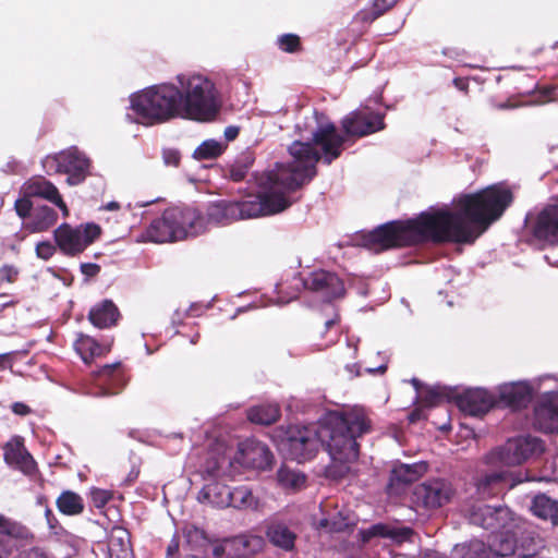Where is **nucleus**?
Instances as JSON below:
<instances>
[{
	"mask_svg": "<svg viewBox=\"0 0 558 558\" xmlns=\"http://www.w3.org/2000/svg\"><path fill=\"white\" fill-rule=\"evenodd\" d=\"M90 497L96 508H102L112 498V493L101 488H93L90 490Z\"/></svg>",
	"mask_w": 558,
	"mask_h": 558,
	"instance_id": "46",
	"label": "nucleus"
},
{
	"mask_svg": "<svg viewBox=\"0 0 558 558\" xmlns=\"http://www.w3.org/2000/svg\"><path fill=\"white\" fill-rule=\"evenodd\" d=\"M460 558H492L493 549L478 539L471 541L456 549Z\"/></svg>",
	"mask_w": 558,
	"mask_h": 558,
	"instance_id": "39",
	"label": "nucleus"
},
{
	"mask_svg": "<svg viewBox=\"0 0 558 558\" xmlns=\"http://www.w3.org/2000/svg\"><path fill=\"white\" fill-rule=\"evenodd\" d=\"M120 318L121 313L111 300H102L95 304L88 313V320L99 329L116 326Z\"/></svg>",
	"mask_w": 558,
	"mask_h": 558,
	"instance_id": "28",
	"label": "nucleus"
},
{
	"mask_svg": "<svg viewBox=\"0 0 558 558\" xmlns=\"http://www.w3.org/2000/svg\"><path fill=\"white\" fill-rule=\"evenodd\" d=\"M165 211L167 215L174 216V221L171 225L178 241L197 236L206 230L204 216L193 207L173 206Z\"/></svg>",
	"mask_w": 558,
	"mask_h": 558,
	"instance_id": "13",
	"label": "nucleus"
},
{
	"mask_svg": "<svg viewBox=\"0 0 558 558\" xmlns=\"http://www.w3.org/2000/svg\"><path fill=\"white\" fill-rule=\"evenodd\" d=\"M58 511L68 517L80 515L84 512V499L73 490H63L56 499Z\"/></svg>",
	"mask_w": 558,
	"mask_h": 558,
	"instance_id": "35",
	"label": "nucleus"
},
{
	"mask_svg": "<svg viewBox=\"0 0 558 558\" xmlns=\"http://www.w3.org/2000/svg\"><path fill=\"white\" fill-rule=\"evenodd\" d=\"M445 400H449V391L440 386L427 388L421 397L423 405L427 408L436 407Z\"/></svg>",
	"mask_w": 558,
	"mask_h": 558,
	"instance_id": "44",
	"label": "nucleus"
},
{
	"mask_svg": "<svg viewBox=\"0 0 558 558\" xmlns=\"http://www.w3.org/2000/svg\"><path fill=\"white\" fill-rule=\"evenodd\" d=\"M92 376L102 396L117 395L126 385L125 373L121 362L106 364L99 369L92 372Z\"/></svg>",
	"mask_w": 558,
	"mask_h": 558,
	"instance_id": "18",
	"label": "nucleus"
},
{
	"mask_svg": "<svg viewBox=\"0 0 558 558\" xmlns=\"http://www.w3.org/2000/svg\"><path fill=\"white\" fill-rule=\"evenodd\" d=\"M174 216L167 215L163 210L159 218L154 219L146 229L147 240L155 243L177 242L178 239L174 234L171 222Z\"/></svg>",
	"mask_w": 558,
	"mask_h": 558,
	"instance_id": "29",
	"label": "nucleus"
},
{
	"mask_svg": "<svg viewBox=\"0 0 558 558\" xmlns=\"http://www.w3.org/2000/svg\"><path fill=\"white\" fill-rule=\"evenodd\" d=\"M279 48L288 53H294L302 50L301 39L295 34H283L278 38Z\"/></svg>",
	"mask_w": 558,
	"mask_h": 558,
	"instance_id": "45",
	"label": "nucleus"
},
{
	"mask_svg": "<svg viewBox=\"0 0 558 558\" xmlns=\"http://www.w3.org/2000/svg\"><path fill=\"white\" fill-rule=\"evenodd\" d=\"M454 495L450 481L445 478H430L415 486L413 501L427 510H434L447 505Z\"/></svg>",
	"mask_w": 558,
	"mask_h": 558,
	"instance_id": "11",
	"label": "nucleus"
},
{
	"mask_svg": "<svg viewBox=\"0 0 558 558\" xmlns=\"http://www.w3.org/2000/svg\"><path fill=\"white\" fill-rule=\"evenodd\" d=\"M131 109L137 122L156 125L182 118V90L172 83L154 85L131 96Z\"/></svg>",
	"mask_w": 558,
	"mask_h": 558,
	"instance_id": "5",
	"label": "nucleus"
},
{
	"mask_svg": "<svg viewBox=\"0 0 558 558\" xmlns=\"http://www.w3.org/2000/svg\"><path fill=\"white\" fill-rule=\"evenodd\" d=\"M101 235V228L93 222L75 228L69 223L60 225L54 231V241L66 256H77Z\"/></svg>",
	"mask_w": 558,
	"mask_h": 558,
	"instance_id": "8",
	"label": "nucleus"
},
{
	"mask_svg": "<svg viewBox=\"0 0 558 558\" xmlns=\"http://www.w3.org/2000/svg\"><path fill=\"white\" fill-rule=\"evenodd\" d=\"M469 520L474 525L497 532L507 527L512 517L510 509L506 506L478 505L472 507Z\"/></svg>",
	"mask_w": 558,
	"mask_h": 558,
	"instance_id": "16",
	"label": "nucleus"
},
{
	"mask_svg": "<svg viewBox=\"0 0 558 558\" xmlns=\"http://www.w3.org/2000/svg\"><path fill=\"white\" fill-rule=\"evenodd\" d=\"M33 197H39L56 205L64 218L69 217L70 210L63 201L57 186L43 175H35L28 179L21 186V197L32 201Z\"/></svg>",
	"mask_w": 558,
	"mask_h": 558,
	"instance_id": "15",
	"label": "nucleus"
},
{
	"mask_svg": "<svg viewBox=\"0 0 558 558\" xmlns=\"http://www.w3.org/2000/svg\"><path fill=\"white\" fill-rule=\"evenodd\" d=\"M16 304H19V300H11V301H8V302L3 303L1 305V308H5V307H9V306H15Z\"/></svg>",
	"mask_w": 558,
	"mask_h": 558,
	"instance_id": "62",
	"label": "nucleus"
},
{
	"mask_svg": "<svg viewBox=\"0 0 558 558\" xmlns=\"http://www.w3.org/2000/svg\"><path fill=\"white\" fill-rule=\"evenodd\" d=\"M453 84L457 88L461 89V90H466L468 89V86H469V83L466 80L462 78V77H456L453 80Z\"/></svg>",
	"mask_w": 558,
	"mask_h": 558,
	"instance_id": "59",
	"label": "nucleus"
},
{
	"mask_svg": "<svg viewBox=\"0 0 558 558\" xmlns=\"http://www.w3.org/2000/svg\"><path fill=\"white\" fill-rule=\"evenodd\" d=\"M505 474L493 472L482 476L476 483L477 494L482 498H489L498 495L504 489Z\"/></svg>",
	"mask_w": 558,
	"mask_h": 558,
	"instance_id": "36",
	"label": "nucleus"
},
{
	"mask_svg": "<svg viewBox=\"0 0 558 558\" xmlns=\"http://www.w3.org/2000/svg\"><path fill=\"white\" fill-rule=\"evenodd\" d=\"M180 548V537L178 534H174L167 546L166 555L167 558H174L179 553Z\"/></svg>",
	"mask_w": 558,
	"mask_h": 558,
	"instance_id": "52",
	"label": "nucleus"
},
{
	"mask_svg": "<svg viewBox=\"0 0 558 558\" xmlns=\"http://www.w3.org/2000/svg\"><path fill=\"white\" fill-rule=\"evenodd\" d=\"M544 450L541 439L531 436H520L508 439L502 446L492 452V459L505 465H519L534 454Z\"/></svg>",
	"mask_w": 558,
	"mask_h": 558,
	"instance_id": "9",
	"label": "nucleus"
},
{
	"mask_svg": "<svg viewBox=\"0 0 558 558\" xmlns=\"http://www.w3.org/2000/svg\"><path fill=\"white\" fill-rule=\"evenodd\" d=\"M241 462L247 468L256 470L269 469L274 462L270 449L256 439H247L240 445Z\"/></svg>",
	"mask_w": 558,
	"mask_h": 558,
	"instance_id": "22",
	"label": "nucleus"
},
{
	"mask_svg": "<svg viewBox=\"0 0 558 558\" xmlns=\"http://www.w3.org/2000/svg\"><path fill=\"white\" fill-rule=\"evenodd\" d=\"M239 128L238 126H234V125H230V126H227L226 130H225V136L228 141H233L238 137L239 135Z\"/></svg>",
	"mask_w": 558,
	"mask_h": 558,
	"instance_id": "58",
	"label": "nucleus"
},
{
	"mask_svg": "<svg viewBox=\"0 0 558 558\" xmlns=\"http://www.w3.org/2000/svg\"><path fill=\"white\" fill-rule=\"evenodd\" d=\"M22 558H49L45 551L39 548H31L22 554Z\"/></svg>",
	"mask_w": 558,
	"mask_h": 558,
	"instance_id": "57",
	"label": "nucleus"
},
{
	"mask_svg": "<svg viewBox=\"0 0 558 558\" xmlns=\"http://www.w3.org/2000/svg\"><path fill=\"white\" fill-rule=\"evenodd\" d=\"M356 17L363 23H373L379 15L372 9L362 10L357 13Z\"/></svg>",
	"mask_w": 558,
	"mask_h": 558,
	"instance_id": "54",
	"label": "nucleus"
},
{
	"mask_svg": "<svg viewBox=\"0 0 558 558\" xmlns=\"http://www.w3.org/2000/svg\"><path fill=\"white\" fill-rule=\"evenodd\" d=\"M384 118L369 108L356 109L341 120V129L347 137H365L386 128Z\"/></svg>",
	"mask_w": 558,
	"mask_h": 558,
	"instance_id": "12",
	"label": "nucleus"
},
{
	"mask_svg": "<svg viewBox=\"0 0 558 558\" xmlns=\"http://www.w3.org/2000/svg\"><path fill=\"white\" fill-rule=\"evenodd\" d=\"M302 282L305 289L320 294L326 301L341 298L345 292L343 281L336 274L323 269L311 272Z\"/></svg>",
	"mask_w": 558,
	"mask_h": 558,
	"instance_id": "17",
	"label": "nucleus"
},
{
	"mask_svg": "<svg viewBox=\"0 0 558 558\" xmlns=\"http://www.w3.org/2000/svg\"><path fill=\"white\" fill-rule=\"evenodd\" d=\"M81 272L87 278H94L98 276L101 270V267L95 263H83L80 266Z\"/></svg>",
	"mask_w": 558,
	"mask_h": 558,
	"instance_id": "51",
	"label": "nucleus"
},
{
	"mask_svg": "<svg viewBox=\"0 0 558 558\" xmlns=\"http://www.w3.org/2000/svg\"><path fill=\"white\" fill-rule=\"evenodd\" d=\"M426 471L427 465L423 462L395 465L386 487L387 493L389 495H400L409 485L422 477Z\"/></svg>",
	"mask_w": 558,
	"mask_h": 558,
	"instance_id": "19",
	"label": "nucleus"
},
{
	"mask_svg": "<svg viewBox=\"0 0 558 558\" xmlns=\"http://www.w3.org/2000/svg\"><path fill=\"white\" fill-rule=\"evenodd\" d=\"M534 427L543 433H558V392L545 396L534 409Z\"/></svg>",
	"mask_w": 558,
	"mask_h": 558,
	"instance_id": "21",
	"label": "nucleus"
},
{
	"mask_svg": "<svg viewBox=\"0 0 558 558\" xmlns=\"http://www.w3.org/2000/svg\"><path fill=\"white\" fill-rule=\"evenodd\" d=\"M183 535L192 549L204 548L209 544L205 531L195 525L185 526L183 529Z\"/></svg>",
	"mask_w": 558,
	"mask_h": 558,
	"instance_id": "42",
	"label": "nucleus"
},
{
	"mask_svg": "<svg viewBox=\"0 0 558 558\" xmlns=\"http://www.w3.org/2000/svg\"><path fill=\"white\" fill-rule=\"evenodd\" d=\"M213 556L215 558H227L228 557V543L223 539L220 543H216L213 546Z\"/></svg>",
	"mask_w": 558,
	"mask_h": 558,
	"instance_id": "53",
	"label": "nucleus"
},
{
	"mask_svg": "<svg viewBox=\"0 0 558 558\" xmlns=\"http://www.w3.org/2000/svg\"><path fill=\"white\" fill-rule=\"evenodd\" d=\"M262 539L257 536H236L227 538L228 557L227 558H247L252 556L260 546Z\"/></svg>",
	"mask_w": 558,
	"mask_h": 558,
	"instance_id": "33",
	"label": "nucleus"
},
{
	"mask_svg": "<svg viewBox=\"0 0 558 558\" xmlns=\"http://www.w3.org/2000/svg\"><path fill=\"white\" fill-rule=\"evenodd\" d=\"M397 3V0H374L372 10H374L379 17L392 9Z\"/></svg>",
	"mask_w": 558,
	"mask_h": 558,
	"instance_id": "48",
	"label": "nucleus"
},
{
	"mask_svg": "<svg viewBox=\"0 0 558 558\" xmlns=\"http://www.w3.org/2000/svg\"><path fill=\"white\" fill-rule=\"evenodd\" d=\"M0 533L9 537L24 539L29 536L26 526L0 515Z\"/></svg>",
	"mask_w": 558,
	"mask_h": 558,
	"instance_id": "43",
	"label": "nucleus"
},
{
	"mask_svg": "<svg viewBox=\"0 0 558 558\" xmlns=\"http://www.w3.org/2000/svg\"><path fill=\"white\" fill-rule=\"evenodd\" d=\"M254 158L247 154L236 159L229 169V178L233 182L243 181L253 166Z\"/></svg>",
	"mask_w": 558,
	"mask_h": 558,
	"instance_id": "41",
	"label": "nucleus"
},
{
	"mask_svg": "<svg viewBox=\"0 0 558 558\" xmlns=\"http://www.w3.org/2000/svg\"><path fill=\"white\" fill-rule=\"evenodd\" d=\"M371 432V420L362 409L331 411L324 425V438L331 457L325 469L327 478L340 481L350 472V463L357 460L360 445L356 439Z\"/></svg>",
	"mask_w": 558,
	"mask_h": 558,
	"instance_id": "3",
	"label": "nucleus"
},
{
	"mask_svg": "<svg viewBox=\"0 0 558 558\" xmlns=\"http://www.w3.org/2000/svg\"><path fill=\"white\" fill-rule=\"evenodd\" d=\"M73 345L82 361L90 364L95 359L106 356L111 351L112 341L98 342L88 335L80 333Z\"/></svg>",
	"mask_w": 558,
	"mask_h": 558,
	"instance_id": "27",
	"label": "nucleus"
},
{
	"mask_svg": "<svg viewBox=\"0 0 558 558\" xmlns=\"http://www.w3.org/2000/svg\"><path fill=\"white\" fill-rule=\"evenodd\" d=\"M514 544L510 539H502L499 544V547L493 551V556H500L504 558H509L508 556L513 553Z\"/></svg>",
	"mask_w": 558,
	"mask_h": 558,
	"instance_id": "50",
	"label": "nucleus"
},
{
	"mask_svg": "<svg viewBox=\"0 0 558 558\" xmlns=\"http://www.w3.org/2000/svg\"><path fill=\"white\" fill-rule=\"evenodd\" d=\"M277 480L281 487L293 490L301 489L306 482L304 474L290 470L284 465L278 470Z\"/></svg>",
	"mask_w": 558,
	"mask_h": 558,
	"instance_id": "38",
	"label": "nucleus"
},
{
	"mask_svg": "<svg viewBox=\"0 0 558 558\" xmlns=\"http://www.w3.org/2000/svg\"><path fill=\"white\" fill-rule=\"evenodd\" d=\"M345 137L337 132L333 123L319 126L313 133V143L295 141L289 147L293 160L283 166L288 172L283 178L284 185L290 191H296L310 183L317 174L316 165L323 161L330 165L338 159L343 150Z\"/></svg>",
	"mask_w": 558,
	"mask_h": 558,
	"instance_id": "4",
	"label": "nucleus"
},
{
	"mask_svg": "<svg viewBox=\"0 0 558 558\" xmlns=\"http://www.w3.org/2000/svg\"><path fill=\"white\" fill-rule=\"evenodd\" d=\"M182 87L183 119L211 121L220 110L215 84L202 75L178 76Z\"/></svg>",
	"mask_w": 558,
	"mask_h": 558,
	"instance_id": "6",
	"label": "nucleus"
},
{
	"mask_svg": "<svg viewBox=\"0 0 558 558\" xmlns=\"http://www.w3.org/2000/svg\"><path fill=\"white\" fill-rule=\"evenodd\" d=\"M279 446L287 452L291 460L299 463L308 461L317 453L320 442L326 441L324 429L322 436L314 427L289 425L280 429Z\"/></svg>",
	"mask_w": 558,
	"mask_h": 558,
	"instance_id": "7",
	"label": "nucleus"
},
{
	"mask_svg": "<svg viewBox=\"0 0 558 558\" xmlns=\"http://www.w3.org/2000/svg\"><path fill=\"white\" fill-rule=\"evenodd\" d=\"M162 158L167 166L178 167L180 165L181 155H180L179 150L168 148V149H163Z\"/></svg>",
	"mask_w": 558,
	"mask_h": 558,
	"instance_id": "49",
	"label": "nucleus"
},
{
	"mask_svg": "<svg viewBox=\"0 0 558 558\" xmlns=\"http://www.w3.org/2000/svg\"><path fill=\"white\" fill-rule=\"evenodd\" d=\"M532 513L553 525H558V500L550 498L546 494H537L533 497L531 504Z\"/></svg>",
	"mask_w": 558,
	"mask_h": 558,
	"instance_id": "32",
	"label": "nucleus"
},
{
	"mask_svg": "<svg viewBox=\"0 0 558 558\" xmlns=\"http://www.w3.org/2000/svg\"><path fill=\"white\" fill-rule=\"evenodd\" d=\"M11 410L14 414L20 416H26L32 412V409L23 402H14L11 405Z\"/></svg>",
	"mask_w": 558,
	"mask_h": 558,
	"instance_id": "55",
	"label": "nucleus"
},
{
	"mask_svg": "<svg viewBox=\"0 0 558 558\" xmlns=\"http://www.w3.org/2000/svg\"><path fill=\"white\" fill-rule=\"evenodd\" d=\"M532 400V388L525 383H511L499 389L498 403L519 410L527 407Z\"/></svg>",
	"mask_w": 558,
	"mask_h": 558,
	"instance_id": "25",
	"label": "nucleus"
},
{
	"mask_svg": "<svg viewBox=\"0 0 558 558\" xmlns=\"http://www.w3.org/2000/svg\"><path fill=\"white\" fill-rule=\"evenodd\" d=\"M457 405L466 415L483 416L496 403L492 393L485 389H469L457 397Z\"/></svg>",
	"mask_w": 558,
	"mask_h": 558,
	"instance_id": "20",
	"label": "nucleus"
},
{
	"mask_svg": "<svg viewBox=\"0 0 558 558\" xmlns=\"http://www.w3.org/2000/svg\"><path fill=\"white\" fill-rule=\"evenodd\" d=\"M3 458L7 464L20 470L25 475L31 476L37 472V463L27 451L23 444V439L20 437L9 441L3 447Z\"/></svg>",
	"mask_w": 558,
	"mask_h": 558,
	"instance_id": "23",
	"label": "nucleus"
},
{
	"mask_svg": "<svg viewBox=\"0 0 558 558\" xmlns=\"http://www.w3.org/2000/svg\"><path fill=\"white\" fill-rule=\"evenodd\" d=\"M287 174L282 165L279 171H269L257 178V192L247 193L239 201L220 199L211 203L207 208L208 221L225 226L286 210L292 204L284 193L291 192L283 183Z\"/></svg>",
	"mask_w": 558,
	"mask_h": 558,
	"instance_id": "2",
	"label": "nucleus"
},
{
	"mask_svg": "<svg viewBox=\"0 0 558 558\" xmlns=\"http://www.w3.org/2000/svg\"><path fill=\"white\" fill-rule=\"evenodd\" d=\"M114 546H116V539H114V538H112V539L110 541V544H109V551H110V554H111V555H112V553L114 551Z\"/></svg>",
	"mask_w": 558,
	"mask_h": 558,
	"instance_id": "64",
	"label": "nucleus"
},
{
	"mask_svg": "<svg viewBox=\"0 0 558 558\" xmlns=\"http://www.w3.org/2000/svg\"><path fill=\"white\" fill-rule=\"evenodd\" d=\"M512 202L510 189L490 185L460 196L456 210L434 209L407 220H392L368 232L364 241L376 251L425 243L473 244Z\"/></svg>",
	"mask_w": 558,
	"mask_h": 558,
	"instance_id": "1",
	"label": "nucleus"
},
{
	"mask_svg": "<svg viewBox=\"0 0 558 558\" xmlns=\"http://www.w3.org/2000/svg\"><path fill=\"white\" fill-rule=\"evenodd\" d=\"M105 209H107V210H118V209H120V204L118 202H109L105 206Z\"/></svg>",
	"mask_w": 558,
	"mask_h": 558,
	"instance_id": "60",
	"label": "nucleus"
},
{
	"mask_svg": "<svg viewBox=\"0 0 558 558\" xmlns=\"http://www.w3.org/2000/svg\"><path fill=\"white\" fill-rule=\"evenodd\" d=\"M362 543H368L374 537L390 538L398 543L409 539L413 534L410 527L395 529L384 523H377L359 532Z\"/></svg>",
	"mask_w": 558,
	"mask_h": 558,
	"instance_id": "30",
	"label": "nucleus"
},
{
	"mask_svg": "<svg viewBox=\"0 0 558 558\" xmlns=\"http://www.w3.org/2000/svg\"><path fill=\"white\" fill-rule=\"evenodd\" d=\"M53 160L57 171L68 175L70 185L81 184L89 174L90 160L76 148L57 154Z\"/></svg>",
	"mask_w": 558,
	"mask_h": 558,
	"instance_id": "14",
	"label": "nucleus"
},
{
	"mask_svg": "<svg viewBox=\"0 0 558 558\" xmlns=\"http://www.w3.org/2000/svg\"><path fill=\"white\" fill-rule=\"evenodd\" d=\"M268 542L284 551H293L298 538L296 533L284 522L272 520L265 531Z\"/></svg>",
	"mask_w": 558,
	"mask_h": 558,
	"instance_id": "26",
	"label": "nucleus"
},
{
	"mask_svg": "<svg viewBox=\"0 0 558 558\" xmlns=\"http://www.w3.org/2000/svg\"><path fill=\"white\" fill-rule=\"evenodd\" d=\"M230 487L219 483L210 482L206 484L198 493V500L203 504H209L217 508H227L230 506Z\"/></svg>",
	"mask_w": 558,
	"mask_h": 558,
	"instance_id": "31",
	"label": "nucleus"
},
{
	"mask_svg": "<svg viewBox=\"0 0 558 558\" xmlns=\"http://www.w3.org/2000/svg\"><path fill=\"white\" fill-rule=\"evenodd\" d=\"M533 234L538 240L546 241L550 244H558L557 205H549L538 214L533 228Z\"/></svg>",
	"mask_w": 558,
	"mask_h": 558,
	"instance_id": "24",
	"label": "nucleus"
},
{
	"mask_svg": "<svg viewBox=\"0 0 558 558\" xmlns=\"http://www.w3.org/2000/svg\"><path fill=\"white\" fill-rule=\"evenodd\" d=\"M230 506L235 509H252L258 508L259 501L253 495L252 490L246 486H239L230 488Z\"/></svg>",
	"mask_w": 558,
	"mask_h": 558,
	"instance_id": "37",
	"label": "nucleus"
},
{
	"mask_svg": "<svg viewBox=\"0 0 558 558\" xmlns=\"http://www.w3.org/2000/svg\"><path fill=\"white\" fill-rule=\"evenodd\" d=\"M16 353H17L16 351H12V352L0 354V371L5 369L8 365L11 366V363L13 362Z\"/></svg>",
	"mask_w": 558,
	"mask_h": 558,
	"instance_id": "56",
	"label": "nucleus"
},
{
	"mask_svg": "<svg viewBox=\"0 0 558 558\" xmlns=\"http://www.w3.org/2000/svg\"><path fill=\"white\" fill-rule=\"evenodd\" d=\"M14 210L22 219V227L28 233L46 232L58 221V213L48 205L34 207L32 201L17 198L14 202Z\"/></svg>",
	"mask_w": 558,
	"mask_h": 558,
	"instance_id": "10",
	"label": "nucleus"
},
{
	"mask_svg": "<svg viewBox=\"0 0 558 558\" xmlns=\"http://www.w3.org/2000/svg\"><path fill=\"white\" fill-rule=\"evenodd\" d=\"M338 322V317L337 318H330L328 320L325 322V328L326 330L330 329L331 327H333Z\"/></svg>",
	"mask_w": 558,
	"mask_h": 558,
	"instance_id": "61",
	"label": "nucleus"
},
{
	"mask_svg": "<svg viewBox=\"0 0 558 558\" xmlns=\"http://www.w3.org/2000/svg\"><path fill=\"white\" fill-rule=\"evenodd\" d=\"M56 253V246L49 241L39 242L36 245V254L44 260L50 259Z\"/></svg>",
	"mask_w": 558,
	"mask_h": 558,
	"instance_id": "47",
	"label": "nucleus"
},
{
	"mask_svg": "<svg viewBox=\"0 0 558 558\" xmlns=\"http://www.w3.org/2000/svg\"><path fill=\"white\" fill-rule=\"evenodd\" d=\"M281 416L280 407L277 403H263L251 407L247 410V420L258 425H271Z\"/></svg>",
	"mask_w": 558,
	"mask_h": 558,
	"instance_id": "34",
	"label": "nucleus"
},
{
	"mask_svg": "<svg viewBox=\"0 0 558 558\" xmlns=\"http://www.w3.org/2000/svg\"><path fill=\"white\" fill-rule=\"evenodd\" d=\"M223 145L216 140L204 141L193 153L197 160H209L219 157L223 153Z\"/></svg>",
	"mask_w": 558,
	"mask_h": 558,
	"instance_id": "40",
	"label": "nucleus"
},
{
	"mask_svg": "<svg viewBox=\"0 0 558 558\" xmlns=\"http://www.w3.org/2000/svg\"><path fill=\"white\" fill-rule=\"evenodd\" d=\"M411 384L413 385V387H414V388H415V390H417V391H418V390L421 389V387H422V384H421V381H420L417 378H413V379L411 380Z\"/></svg>",
	"mask_w": 558,
	"mask_h": 558,
	"instance_id": "63",
	"label": "nucleus"
}]
</instances>
